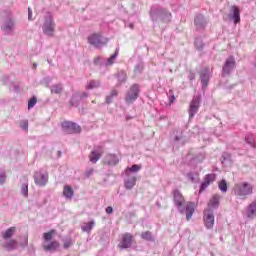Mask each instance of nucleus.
<instances>
[{
  "label": "nucleus",
  "mask_w": 256,
  "mask_h": 256,
  "mask_svg": "<svg viewBox=\"0 0 256 256\" xmlns=\"http://www.w3.org/2000/svg\"><path fill=\"white\" fill-rule=\"evenodd\" d=\"M150 17L152 21H161L162 23H165V21L171 17V13L165 8H157L150 11Z\"/></svg>",
  "instance_id": "obj_1"
},
{
  "label": "nucleus",
  "mask_w": 256,
  "mask_h": 256,
  "mask_svg": "<svg viewBox=\"0 0 256 256\" xmlns=\"http://www.w3.org/2000/svg\"><path fill=\"white\" fill-rule=\"evenodd\" d=\"M234 193L238 197H246V195H251L253 193V186L247 182H240L235 184Z\"/></svg>",
  "instance_id": "obj_2"
},
{
  "label": "nucleus",
  "mask_w": 256,
  "mask_h": 256,
  "mask_svg": "<svg viewBox=\"0 0 256 256\" xmlns=\"http://www.w3.org/2000/svg\"><path fill=\"white\" fill-rule=\"evenodd\" d=\"M139 93H141L139 84H133L126 94V103H133L139 99Z\"/></svg>",
  "instance_id": "obj_3"
},
{
  "label": "nucleus",
  "mask_w": 256,
  "mask_h": 256,
  "mask_svg": "<svg viewBox=\"0 0 256 256\" xmlns=\"http://www.w3.org/2000/svg\"><path fill=\"white\" fill-rule=\"evenodd\" d=\"M61 127L65 133L68 135H73L75 133H81V126L77 125L72 121H64L61 124Z\"/></svg>",
  "instance_id": "obj_4"
},
{
  "label": "nucleus",
  "mask_w": 256,
  "mask_h": 256,
  "mask_svg": "<svg viewBox=\"0 0 256 256\" xmlns=\"http://www.w3.org/2000/svg\"><path fill=\"white\" fill-rule=\"evenodd\" d=\"M173 199H174V205L178 208V211L180 213H185V209H183V205H185V197L183 196V193L179 191L178 189H175L172 191Z\"/></svg>",
  "instance_id": "obj_5"
},
{
  "label": "nucleus",
  "mask_w": 256,
  "mask_h": 256,
  "mask_svg": "<svg viewBox=\"0 0 256 256\" xmlns=\"http://www.w3.org/2000/svg\"><path fill=\"white\" fill-rule=\"evenodd\" d=\"M42 30L44 35H48V37H53L55 33V22L53 21V17L49 16L45 19Z\"/></svg>",
  "instance_id": "obj_6"
},
{
  "label": "nucleus",
  "mask_w": 256,
  "mask_h": 256,
  "mask_svg": "<svg viewBox=\"0 0 256 256\" xmlns=\"http://www.w3.org/2000/svg\"><path fill=\"white\" fill-rule=\"evenodd\" d=\"M133 241H135V239L133 238L131 233H125L122 235V238L120 243L118 244V247L120 249H131V247H133Z\"/></svg>",
  "instance_id": "obj_7"
},
{
  "label": "nucleus",
  "mask_w": 256,
  "mask_h": 256,
  "mask_svg": "<svg viewBox=\"0 0 256 256\" xmlns=\"http://www.w3.org/2000/svg\"><path fill=\"white\" fill-rule=\"evenodd\" d=\"M200 105H201V96H195L190 102V107L188 111L189 119H193V117H195L196 113L199 111Z\"/></svg>",
  "instance_id": "obj_8"
},
{
  "label": "nucleus",
  "mask_w": 256,
  "mask_h": 256,
  "mask_svg": "<svg viewBox=\"0 0 256 256\" xmlns=\"http://www.w3.org/2000/svg\"><path fill=\"white\" fill-rule=\"evenodd\" d=\"M34 181L40 187H45V185H47L49 181V174H47V172L43 173L41 171H38L34 175Z\"/></svg>",
  "instance_id": "obj_9"
},
{
  "label": "nucleus",
  "mask_w": 256,
  "mask_h": 256,
  "mask_svg": "<svg viewBox=\"0 0 256 256\" xmlns=\"http://www.w3.org/2000/svg\"><path fill=\"white\" fill-rule=\"evenodd\" d=\"M101 157H103V147L102 146H98L96 147V149L92 150L88 156V159L90 161V163H97V161H99V159H101Z\"/></svg>",
  "instance_id": "obj_10"
},
{
  "label": "nucleus",
  "mask_w": 256,
  "mask_h": 256,
  "mask_svg": "<svg viewBox=\"0 0 256 256\" xmlns=\"http://www.w3.org/2000/svg\"><path fill=\"white\" fill-rule=\"evenodd\" d=\"M235 69V58L233 56H230L226 61L223 66V74L224 75H229L231 71Z\"/></svg>",
  "instance_id": "obj_11"
},
{
  "label": "nucleus",
  "mask_w": 256,
  "mask_h": 256,
  "mask_svg": "<svg viewBox=\"0 0 256 256\" xmlns=\"http://www.w3.org/2000/svg\"><path fill=\"white\" fill-rule=\"evenodd\" d=\"M204 223L206 225H214L215 224V213L211 208H208L204 211Z\"/></svg>",
  "instance_id": "obj_12"
},
{
  "label": "nucleus",
  "mask_w": 256,
  "mask_h": 256,
  "mask_svg": "<svg viewBox=\"0 0 256 256\" xmlns=\"http://www.w3.org/2000/svg\"><path fill=\"white\" fill-rule=\"evenodd\" d=\"M216 178H217V176L215 174H207L204 177V181L201 185L200 191H205V189H207L209 187L210 183H213Z\"/></svg>",
  "instance_id": "obj_13"
},
{
  "label": "nucleus",
  "mask_w": 256,
  "mask_h": 256,
  "mask_svg": "<svg viewBox=\"0 0 256 256\" xmlns=\"http://www.w3.org/2000/svg\"><path fill=\"white\" fill-rule=\"evenodd\" d=\"M221 201V195L219 194H214L209 202H208V207L209 209H218L219 208V203Z\"/></svg>",
  "instance_id": "obj_14"
},
{
  "label": "nucleus",
  "mask_w": 256,
  "mask_h": 256,
  "mask_svg": "<svg viewBox=\"0 0 256 256\" xmlns=\"http://www.w3.org/2000/svg\"><path fill=\"white\" fill-rule=\"evenodd\" d=\"M88 43L90 45H93L96 48H99V45H101V34H97V33L91 34L88 37Z\"/></svg>",
  "instance_id": "obj_15"
},
{
  "label": "nucleus",
  "mask_w": 256,
  "mask_h": 256,
  "mask_svg": "<svg viewBox=\"0 0 256 256\" xmlns=\"http://www.w3.org/2000/svg\"><path fill=\"white\" fill-rule=\"evenodd\" d=\"M185 207L186 219L190 221L191 217H193V213H195V203L187 202Z\"/></svg>",
  "instance_id": "obj_16"
},
{
  "label": "nucleus",
  "mask_w": 256,
  "mask_h": 256,
  "mask_svg": "<svg viewBox=\"0 0 256 256\" xmlns=\"http://www.w3.org/2000/svg\"><path fill=\"white\" fill-rule=\"evenodd\" d=\"M44 251H57V249H59V242L57 241H52L50 243L47 244V242H43L42 245Z\"/></svg>",
  "instance_id": "obj_17"
},
{
  "label": "nucleus",
  "mask_w": 256,
  "mask_h": 256,
  "mask_svg": "<svg viewBox=\"0 0 256 256\" xmlns=\"http://www.w3.org/2000/svg\"><path fill=\"white\" fill-rule=\"evenodd\" d=\"M232 11V19L234 20V23L237 25V23H241V12L239 11V8L237 6L231 7Z\"/></svg>",
  "instance_id": "obj_18"
},
{
  "label": "nucleus",
  "mask_w": 256,
  "mask_h": 256,
  "mask_svg": "<svg viewBox=\"0 0 256 256\" xmlns=\"http://www.w3.org/2000/svg\"><path fill=\"white\" fill-rule=\"evenodd\" d=\"M104 161L106 165H117V163H119V158H117V155L115 154H108Z\"/></svg>",
  "instance_id": "obj_19"
},
{
  "label": "nucleus",
  "mask_w": 256,
  "mask_h": 256,
  "mask_svg": "<svg viewBox=\"0 0 256 256\" xmlns=\"http://www.w3.org/2000/svg\"><path fill=\"white\" fill-rule=\"evenodd\" d=\"M247 218L255 219L256 218V202L251 203L247 208Z\"/></svg>",
  "instance_id": "obj_20"
},
{
  "label": "nucleus",
  "mask_w": 256,
  "mask_h": 256,
  "mask_svg": "<svg viewBox=\"0 0 256 256\" xmlns=\"http://www.w3.org/2000/svg\"><path fill=\"white\" fill-rule=\"evenodd\" d=\"M3 247L7 251H15L17 249V240H9L3 244Z\"/></svg>",
  "instance_id": "obj_21"
},
{
  "label": "nucleus",
  "mask_w": 256,
  "mask_h": 256,
  "mask_svg": "<svg viewBox=\"0 0 256 256\" xmlns=\"http://www.w3.org/2000/svg\"><path fill=\"white\" fill-rule=\"evenodd\" d=\"M141 239L144 241H148L149 243H154L155 236H153V233L151 231H145L141 233Z\"/></svg>",
  "instance_id": "obj_22"
},
{
  "label": "nucleus",
  "mask_w": 256,
  "mask_h": 256,
  "mask_svg": "<svg viewBox=\"0 0 256 256\" xmlns=\"http://www.w3.org/2000/svg\"><path fill=\"white\" fill-rule=\"evenodd\" d=\"M16 231H17V228H15V226L10 227L5 232H2L3 239H11L13 237V235H15Z\"/></svg>",
  "instance_id": "obj_23"
},
{
  "label": "nucleus",
  "mask_w": 256,
  "mask_h": 256,
  "mask_svg": "<svg viewBox=\"0 0 256 256\" xmlns=\"http://www.w3.org/2000/svg\"><path fill=\"white\" fill-rule=\"evenodd\" d=\"M74 193L75 192L73 191V188L71 186H64L63 195H64V197H66V199H71V197H73Z\"/></svg>",
  "instance_id": "obj_24"
},
{
  "label": "nucleus",
  "mask_w": 256,
  "mask_h": 256,
  "mask_svg": "<svg viewBox=\"0 0 256 256\" xmlns=\"http://www.w3.org/2000/svg\"><path fill=\"white\" fill-rule=\"evenodd\" d=\"M135 183H137V178L132 177L125 181L124 185L126 189H133L135 187Z\"/></svg>",
  "instance_id": "obj_25"
},
{
  "label": "nucleus",
  "mask_w": 256,
  "mask_h": 256,
  "mask_svg": "<svg viewBox=\"0 0 256 256\" xmlns=\"http://www.w3.org/2000/svg\"><path fill=\"white\" fill-rule=\"evenodd\" d=\"M13 27H15V22H13V20H8L2 29L3 31H12Z\"/></svg>",
  "instance_id": "obj_26"
},
{
  "label": "nucleus",
  "mask_w": 256,
  "mask_h": 256,
  "mask_svg": "<svg viewBox=\"0 0 256 256\" xmlns=\"http://www.w3.org/2000/svg\"><path fill=\"white\" fill-rule=\"evenodd\" d=\"M51 93H55L56 95H61V93H63V86L61 84L52 86Z\"/></svg>",
  "instance_id": "obj_27"
},
{
  "label": "nucleus",
  "mask_w": 256,
  "mask_h": 256,
  "mask_svg": "<svg viewBox=\"0 0 256 256\" xmlns=\"http://www.w3.org/2000/svg\"><path fill=\"white\" fill-rule=\"evenodd\" d=\"M53 235H55V230H51L49 232L44 233V243L51 241V239H53Z\"/></svg>",
  "instance_id": "obj_28"
},
{
  "label": "nucleus",
  "mask_w": 256,
  "mask_h": 256,
  "mask_svg": "<svg viewBox=\"0 0 256 256\" xmlns=\"http://www.w3.org/2000/svg\"><path fill=\"white\" fill-rule=\"evenodd\" d=\"M100 86L99 81L97 80H91L88 85L86 86V89L91 90V89H97V87Z\"/></svg>",
  "instance_id": "obj_29"
},
{
  "label": "nucleus",
  "mask_w": 256,
  "mask_h": 256,
  "mask_svg": "<svg viewBox=\"0 0 256 256\" xmlns=\"http://www.w3.org/2000/svg\"><path fill=\"white\" fill-rule=\"evenodd\" d=\"M62 241L64 249H69V247L73 246V239L71 238H65Z\"/></svg>",
  "instance_id": "obj_30"
},
{
  "label": "nucleus",
  "mask_w": 256,
  "mask_h": 256,
  "mask_svg": "<svg viewBox=\"0 0 256 256\" xmlns=\"http://www.w3.org/2000/svg\"><path fill=\"white\" fill-rule=\"evenodd\" d=\"M218 187L220 191H222V193H227V181L222 180L221 182H219Z\"/></svg>",
  "instance_id": "obj_31"
},
{
  "label": "nucleus",
  "mask_w": 256,
  "mask_h": 256,
  "mask_svg": "<svg viewBox=\"0 0 256 256\" xmlns=\"http://www.w3.org/2000/svg\"><path fill=\"white\" fill-rule=\"evenodd\" d=\"M126 171H131V173H137V171H141V165L134 164L131 167H128Z\"/></svg>",
  "instance_id": "obj_32"
},
{
  "label": "nucleus",
  "mask_w": 256,
  "mask_h": 256,
  "mask_svg": "<svg viewBox=\"0 0 256 256\" xmlns=\"http://www.w3.org/2000/svg\"><path fill=\"white\" fill-rule=\"evenodd\" d=\"M37 105V97L33 96L29 101H28V109H33Z\"/></svg>",
  "instance_id": "obj_33"
},
{
  "label": "nucleus",
  "mask_w": 256,
  "mask_h": 256,
  "mask_svg": "<svg viewBox=\"0 0 256 256\" xmlns=\"http://www.w3.org/2000/svg\"><path fill=\"white\" fill-rule=\"evenodd\" d=\"M20 127L21 129H24V131H27L29 129V121L27 120L20 121Z\"/></svg>",
  "instance_id": "obj_34"
},
{
  "label": "nucleus",
  "mask_w": 256,
  "mask_h": 256,
  "mask_svg": "<svg viewBox=\"0 0 256 256\" xmlns=\"http://www.w3.org/2000/svg\"><path fill=\"white\" fill-rule=\"evenodd\" d=\"M21 193L27 197L29 195V186L27 184H23L21 188Z\"/></svg>",
  "instance_id": "obj_35"
},
{
  "label": "nucleus",
  "mask_w": 256,
  "mask_h": 256,
  "mask_svg": "<svg viewBox=\"0 0 256 256\" xmlns=\"http://www.w3.org/2000/svg\"><path fill=\"white\" fill-rule=\"evenodd\" d=\"M82 231L86 232V233H91V230L93 229V226L91 225H84L81 226Z\"/></svg>",
  "instance_id": "obj_36"
},
{
  "label": "nucleus",
  "mask_w": 256,
  "mask_h": 256,
  "mask_svg": "<svg viewBox=\"0 0 256 256\" xmlns=\"http://www.w3.org/2000/svg\"><path fill=\"white\" fill-rule=\"evenodd\" d=\"M29 245V238L27 236H24V239L22 242H20V247H27Z\"/></svg>",
  "instance_id": "obj_37"
},
{
  "label": "nucleus",
  "mask_w": 256,
  "mask_h": 256,
  "mask_svg": "<svg viewBox=\"0 0 256 256\" xmlns=\"http://www.w3.org/2000/svg\"><path fill=\"white\" fill-rule=\"evenodd\" d=\"M115 59H117V52H115L114 54H112V55L110 56V58L108 59L109 65H113V61H115Z\"/></svg>",
  "instance_id": "obj_38"
},
{
  "label": "nucleus",
  "mask_w": 256,
  "mask_h": 256,
  "mask_svg": "<svg viewBox=\"0 0 256 256\" xmlns=\"http://www.w3.org/2000/svg\"><path fill=\"white\" fill-rule=\"evenodd\" d=\"M186 176H187V178H188L190 181H195V177H194L193 172H189Z\"/></svg>",
  "instance_id": "obj_39"
},
{
  "label": "nucleus",
  "mask_w": 256,
  "mask_h": 256,
  "mask_svg": "<svg viewBox=\"0 0 256 256\" xmlns=\"http://www.w3.org/2000/svg\"><path fill=\"white\" fill-rule=\"evenodd\" d=\"M106 213L107 215H111L113 213V207L111 206L106 207Z\"/></svg>",
  "instance_id": "obj_40"
},
{
  "label": "nucleus",
  "mask_w": 256,
  "mask_h": 256,
  "mask_svg": "<svg viewBox=\"0 0 256 256\" xmlns=\"http://www.w3.org/2000/svg\"><path fill=\"white\" fill-rule=\"evenodd\" d=\"M4 182H5V175L0 174V185H3Z\"/></svg>",
  "instance_id": "obj_41"
},
{
  "label": "nucleus",
  "mask_w": 256,
  "mask_h": 256,
  "mask_svg": "<svg viewBox=\"0 0 256 256\" xmlns=\"http://www.w3.org/2000/svg\"><path fill=\"white\" fill-rule=\"evenodd\" d=\"M31 17H33V12L31 11V8H28V19L31 20Z\"/></svg>",
  "instance_id": "obj_42"
},
{
  "label": "nucleus",
  "mask_w": 256,
  "mask_h": 256,
  "mask_svg": "<svg viewBox=\"0 0 256 256\" xmlns=\"http://www.w3.org/2000/svg\"><path fill=\"white\" fill-rule=\"evenodd\" d=\"M117 95H118L117 90H112L111 97H117Z\"/></svg>",
  "instance_id": "obj_43"
},
{
  "label": "nucleus",
  "mask_w": 256,
  "mask_h": 256,
  "mask_svg": "<svg viewBox=\"0 0 256 256\" xmlns=\"http://www.w3.org/2000/svg\"><path fill=\"white\" fill-rule=\"evenodd\" d=\"M189 79H190V80L195 79V74H194V73H191L190 76H189Z\"/></svg>",
  "instance_id": "obj_44"
},
{
  "label": "nucleus",
  "mask_w": 256,
  "mask_h": 256,
  "mask_svg": "<svg viewBox=\"0 0 256 256\" xmlns=\"http://www.w3.org/2000/svg\"><path fill=\"white\" fill-rule=\"evenodd\" d=\"M91 173H93V169H91V170H89V171L87 172V177H90V176H91Z\"/></svg>",
  "instance_id": "obj_45"
},
{
  "label": "nucleus",
  "mask_w": 256,
  "mask_h": 256,
  "mask_svg": "<svg viewBox=\"0 0 256 256\" xmlns=\"http://www.w3.org/2000/svg\"><path fill=\"white\" fill-rule=\"evenodd\" d=\"M248 143H249L250 145H253V138H251L250 141H248Z\"/></svg>",
  "instance_id": "obj_46"
},
{
  "label": "nucleus",
  "mask_w": 256,
  "mask_h": 256,
  "mask_svg": "<svg viewBox=\"0 0 256 256\" xmlns=\"http://www.w3.org/2000/svg\"><path fill=\"white\" fill-rule=\"evenodd\" d=\"M81 97H87V93H82Z\"/></svg>",
  "instance_id": "obj_47"
},
{
  "label": "nucleus",
  "mask_w": 256,
  "mask_h": 256,
  "mask_svg": "<svg viewBox=\"0 0 256 256\" xmlns=\"http://www.w3.org/2000/svg\"><path fill=\"white\" fill-rule=\"evenodd\" d=\"M207 227V229H211L213 226H211V225H208V226H206Z\"/></svg>",
  "instance_id": "obj_48"
},
{
  "label": "nucleus",
  "mask_w": 256,
  "mask_h": 256,
  "mask_svg": "<svg viewBox=\"0 0 256 256\" xmlns=\"http://www.w3.org/2000/svg\"><path fill=\"white\" fill-rule=\"evenodd\" d=\"M58 157H61V151H58Z\"/></svg>",
  "instance_id": "obj_49"
},
{
  "label": "nucleus",
  "mask_w": 256,
  "mask_h": 256,
  "mask_svg": "<svg viewBox=\"0 0 256 256\" xmlns=\"http://www.w3.org/2000/svg\"><path fill=\"white\" fill-rule=\"evenodd\" d=\"M172 101H175V96H172Z\"/></svg>",
  "instance_id": "obj_50"
},
{
  "label": "nucleus",
  "mask_w": 256,
  "mask_h": 256,
  "mask_svg": "<svg viewBox=\"0 0 256 256\" xmlns=\"http://www.w3.org/2000/svg\"><path fill=\"white\" fill-rule=\"evenodd\" d=\"M176 141H179V138H178V137H176Z\"/></svg>",
  "instance_id": "obj_51"
}]
</instances>
